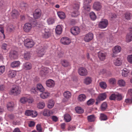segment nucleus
Segmentation results:
<instances>
[{
  "mask_svg": "<svg viewBox=\"0 0 132 132\" xmlns=\"http://www.w3.org/2000/svg\"><path fill=\"white\" fill-rule=\"evenodd\" d=\"M31 113H32V110H27L25 111V114L27 116H30Z\"/></svg>",
  "mask_w": 132,
  "mask_h": 132,
  "instance_id": "obj_64",
  "label": "nucleus"
},
{
  "mask_svg": "<svg viewBox=\"0 0 132 132\" xmlns=\"http://www.w3.org/2000/svg\"><path fill=\"white\" fill-rule=\"evenodd\" d=\"M79 74L81 76H85L87 74V72L86 69L83 67L79 68L78 70Z\"/></svg>",
  "mask_w": 132,
  "mask_h": 132,
  "instance_id": "obj_8",
  "label": "nucleus"
},
{
  "mask_svg": "<svg viewBox=\"0 0 132 132\" xmlns=\"http://www.w3.org/2000/svg\"><path fill=\"white\" fill-rule=\"evenodd\" d=\"M20 102L22 104L26 103L27 102V97H21L20 100Z\"/></svg>",
  "mask_w": 132,
  "mask_h": 132,
  "instance_id": "obj_46",
  "label": "nucleus"
},
{
  "mask_svg": "<svg viewBox=\"0 0 132 132\" xmlns=\"http://www.w3.org/2000/svg\"><path fill=\"white\" fill-rule=\"evenodd\" d=\"M14 29V28L12 25H11L9 26L7 28V30L8 31L12 32Z\"/></svg>",
  "mask_w": 132,
  "mask_h": 132,
  "instance_id": "obj_57",
  "label": "nucleus"
},
{
  "mask_svg": "<svg viewBox=\"0 0 132 132\" xmlns=\"http://www.w3.org/2000/svg\"><path fill=\"white\" fill-rule=\"evenodd\" d=\"M107 105L105 102H103L101 106V109L102 111L105 110L107 107Z\"/></svg>",
  "mask_w": 132,
  "mask_h": 132,
  "instance_id": "obj_50",
  "label": "nucleus"
},
{
  "mask_svg": "<svg viewBox=\"0 0 132 132\" xmlns=\"http://www.w3.org/2000/svg\"><path fill=\"white\" fill-rule=\"evenodd\" d=\"M37 90L40 92H43L44 90V88L41 84H37Z\"/></svg>",
  "mask_w": 132,
  "mask_h": 132,
  "instance_id": "obj_37",
  "label": "nucleus"
},
{
  "mask_svg": "<svg viewBox=\"0 0 132 132\" xmlns=\"http://www.w3.org/2000/svg\"><path fill=\"white\" fill-rule=\"evenodd\" d=\"M16 75V72L15 71L10 70L8 72V75L10 78H12L15 77Z\"/></svg>",
  "mask_w": 132,
  "mask_h": 132,
  "instance_id": "obj_25",
  "label": "nucleus"
},
{
  "mask_svg": "<svg viewBox=\"0 0 132 132\" xmlns=\"http://www.w3.org/2000/svg\"><path fill=\"white\" fill-rule=\"evenodd\" d=\"M41 15V10L39 9H37L35 11L33 16L36 19H38L39 18Z\"/></svg>",
  "mask_w": 132,
  "mask_h": 132,
  "instance_id": "obj_15",
  "label": "nucleus"
},
{
  "mask_svg": "<svg viewBox=\"0 0 132 132\" xmlns=\"http://www.w3.org/2000/svg\"><path fill=\"white\" fill-rule=\"evenodd\" d=\"M32 112L30 116L33 117H35L37 116V113L36 111L32 110Z\"/></svg>",
  "mask_w": 132,
  "mask_h": 132,
  "instance_id": "obj_59",
  "label": "nucleus"
},
{
  "mask_svg": "<svg viewBox=\"0 0 132 132\" xmlns=\"http://www.w3.org/2000/svg\"><path fill=\"white\" fill-rule=\"evenodd\" d=\"M45 53V49L42 48L41 49H39L38 51L37 55L40 57L43 56Z\"/></svg>",
  "mask_w": 132,
  "mask_h": 132,
  "instance_id": "obj_20",
  "label": "nucleus"
},
{
  "mask_svg": "<svg viewBox=\"0 0 132 132\" xmlns=\"http://www.w3.org/2000/svg\"><path fill=\"white\" fill-rule=\"evenodd\" d=\"M116 93L113 94L111 95L109 97V99L111 100H116Z\"/></svg>",
  "mask_w": 132,
  "mask_h": 132,
  "instance_id": "obj_56",
  "label": "nucleus"
},
{
  "mask_svg": "<svg viewBox=\"0 0 132 132\" xmlns=\"http://www.w3.org/2000/svg\"><path fill=\"white\" fill-rule=\"evenodd\" d=\"M71 32L73 35H76L80 33V29L78 27H73L71 28Z\"/></svg>",
  "mask_w": 132,
  "mask_h": 132,
  "instance_id": "obj_10",
  "label": "nucleus"
},
{
  "mask_svg": "<svg viewBox=\"0 0 132 132\" xmlns=\"http://www.w3.org/2000/svg\"><path fill=\"white\" fill-rule=\"evenodd\" d=\"M100 119L101 120H105L107 119V118L105 115L101 113L100 114Z\"/></svg>",
  "mask_w": 132,
  "mask_h": 132,
  "instance_id": "obj_49",
  "label": "nucleus"
},
{
  "mask_svg": "<svg viewBox=\"0 0 132 132\" xmlns=\"http://www.w3.org/2000/svg\"><path fill=\"white\" fill-rule=\"evenodd\" d=\"M21 92V89L20 87L16 86L13 87L10 91V94L17 96L20 94Z\"/></svg>",
  "mask_w": 132,
  "mask_h": 132,
  "instance_id": "obj_2",
  "label": "nucleus"
},
{
  "mask_svg": "<svg viewBox=\"0 0 132 132\" xmlns=\"http://www.w3.org/2000/svg\"><path fill=\"white\" fill-rule=\"evenodd\" d=\"M5 67L4 65L0 66V75L2 74L5 70Z\"/></svg>",
  "mask_w": 132,
  "mask_h": 132,
  "instance_id": "obj_53",
  "label": "nucleus"
},
{
  "mask_svg": "<svg viewBox=\"0 0 132 132\" xmlns=\"http://www.w3.org/2000/svg\"><path fill=\"white\" fill-rule=\"evenodd\" d=\"M31 56V54L29 52H26L24 53V58L25 59L28 60L30 58Z\"/></svg>",
  "mask_w": 132,
  "mask_h": 132,
  "instance_id": "obj_40",
  "label": "nucleus"
},
{
  "mask_svg": "<svg viewBox=\"0 0 132 132\" xmlns=\"http://www.w3.org/2000/svg\"><path fill=\"white\" fill-rule=\"evenodd\" d=\"M52 113V112L47 109H45L44 110L43 113V115L45 116H49Z\"/></svg>",
  "mask_w": 132,
  "mask_h": 132,
  "instance_id": "obj_27",
  "label": "nucleus"
},
{
  "mask_svg": "<svg viewBox=\"0 0 132 132\" xmlns=\"http://www.w3.org/2000/svg\"><path fill=\"white\" fill-rule=\"evenodd\" d=\"M92 79L90 77H87L84 80V83L86 85H88L91 83L92 82Z\"/></svg>",
  "mask_w": 132,
  "mask_h": 132,
  "instance_id": "obj_32",
  "label": "nucleus"
},
{
  "mask_svg": "<svg viewBox=\"0 0 132 132\" xmlns=\"http://www.w3.org/2000/svg\"><path fill=\"white\" fill-rule=\"evenodd\" d=\"M61 43L64 45H68L71 42L70 39L67 37L62 38L60 40Z\"/></svg>",
  "mask_w": 132,
  "mask_h": 132,
  "instance_id": "obj_11",
  "label": "nucleus"
},
{
  "mask_svg": "<svg viewBox=\"0 0 132 132\" xmlns=\"http://www.w3.org/2000/svg\"><path fill=\"white\" fill-rule=\"evenodd\" d=\"M130 70L127 68H124L122 71V76L123 77H126L130 72Z\"/></svg>",
  "mask_w": 132,
  "mask_h": 132,
  "instance_id": "obj_22",
  "label": "nucleus"
},
{
  "mask_svg": "<svg viewBox=\"0 0 132 132\" xmlns=\"http://www.w3.org/2000/svg\"><path fill=\"white\" fill-rule=\"evenodd\" d=\"M93 38V34L92 33L89 32L86 34L84 37V41L86 42L91 40Z\"/></svg>",
  "mask_w": 132,
  "mask_h": 132,
  "instance_id": "obj_7",
  "label": "nucleus"
},
{
  "mask_svg": "<svg viewBox=\"0 0 132 132\" xmlns=\"http://www.w3.org/2000/svg\"><path fill=\"white\" fill-rule=\"evenodd\" d=\"M19 16L18 12L15 10H13L12 12V16L13 18H16Z\"/></svg>",
  "mask_w": 132,
  "mask_h": 132,
  "instance_id": "obj_30",
  "label": "nucleus"
},
{
  "mask_svg": "<svg viewBox=\"0 0 132 132\" xmlns=\"http://www.w3.org/2000/svg\"><path fill=\"white\" fill-rule=\"evenodd\" d=\"M121 49V48L120 46L117 45L114 47L112 51L114 53H118L120 52Z\"/></svg>",
  "mask_w": 132,
  "mask_h": 132,
  "instance_id": "obj_18",
  "label": "nucleus"
},
{
  "mask_svg": "<svg viewBox=\"0 0 132 132\" xmlns=\"http://www.w3.org/2000/svg\"><path fill=\"white\" fill-rule=\"evenodd\" d=\"M86 97V95L83 94L79 95L78 97V100L79 102H82L85 101Z\"/></svg>",
  "mask_w": 132,
  "mask_h": 132,
  "instance_id": "obj_19",
  "label": "nucleus"
},
{
  "mask_svg": "<svg viewBox=\"0 0 132 132\" xmlns=\"http://www.w3.org/2000/svg\"><path fill=\"white\" fill-rule=\"evenodd\" d=\"M50 95V93L47 92H43L40 95V97L43 99L47 98Z\"/></svg>",
  "mask_w": 132,
  "mask_h": 132,
  "instance_id": "obj_33",
  "label": "nucleus"
},
{
  "mask_svg": "<svg viewBox=\"0 0 132 132\" xmlns=\"http://www.w3.org/2000/svg\"><path fill=\"white\" fill-rule=\"evenodd\" d=\"M76 112L78 113H81L84 112L83 110L80 107H76L75 108Z\"/></svg>",
  "mask_w": 132,
  "mask_h": 132,
  "instance_id": "obj_42",
  "label": "nucleus"
},
{
  "mask_svg": "<svg viewBox=\"0 0 132 132\" xmlns=\"http://www.w3.org/2000/svg\"><path fill=\"white\" fill-rule=\"evenodd\" d=\"M47 22L48 24H51L54 23V20L52 18H50L47 20Z\"/></svg>",
  "mask_w": 132,
  "mask_h": 132,
  "instance_id": "obj_51",
  "label": "nucleus"
},
{
  "mask_svg": "<svg viewBox=\"0 0 132 132\" xmlns=\"http://www.w3.org/2000/svg\"><path fill=\"white\" fill-rule=\"evenodd\" d=\"M102 6L101 3L98 2H95L94 3L93 8L94 10L98 11L101 8Z\"/></svg>",
  "mask_w": 132,
  "mask_h": 132,
  "instance_id": "obj_13",
  "label": "nucleus"
},
{
  "mask_svg": "<svg viewBox=\"0 0 132 132\" xmlns=\"http://www.w3.org/2000/svg\"><path fill=\"white\" fill-rule=\"evenodd\" d=\"M61 62L62 65L64 67H67L70 65V63L67 60H62Z\"/></svg>",
  "mask_w": 132,
  "mask_h": 132,
  "instance_id": "obj_29",
  "label": "nucleus"
},
{
  "mask_svg": "<svg viewBox=\"0 0 132 132\" xmlns=\"http://www.w3.org/2000/svg\"><path fill=\"white\" fill-rule=\"evenodd\" d=\"M54 102L52 100H50L49 101L48 105V107L50 109L52 108L54 105Z\"/></svg>",
  "mask_w": 132,
  "mask_h": 132,
  "instance_id": "obj_36",
  "label": "nucleus"
},
{
  "mask_svg": "<svg viewBox=\"0 0 132 132\" xmlns=\"http://www.w3.org/2000/svg\"><path fill=\"white\" fill-rule=\"evenodd\" d=\"M0 32L2 34L3 39H4L5 38V35L4 33V28L3 26L1 25H0Z\"/></svg>",
  "mask_w": 132,
  "mask_h": 132,
  "instance_id": "obj_54",
  "label": "nucleus"
},
{
  "mask_svg": "<svg viewBox=\"0 0 132 132\" xmlns=\"http://www.w3.org/2000/svg\"><path fill=\"white\" fill-rule=\"evenodd\" d=\"M40 29H42V37L45 38H47L50 37L52 32V30L48 28H44V26L42 24L38 26Z\"/></svg>",
  "mask_w": 132,
  "mask_h": 132,
  "instance_id": "obj_1",
  "label": "nucleus"
},
{
  "mask_svg": "<svg viewBox=\"0 0 132 132\" xmlns=\"http://www.w3.org/2000/svg\"><path fill=\"white\" fill-rule=\"evenodd\" d=\"M46 84L47 86L50 88H53L55 85L54 81L52 79L48 80L46 81Z\"/></svg>",
  "mask_w": 132,
  "mask_h": 132,
  "instance_id": "obj_12",
  "label": "nucleus"
},
{
  "mask_svg": "<svg viewBox=\"0 0 132 132\" xmlns=\"http://www.w3.org/2000/svg\"><path fill=\"white\" fill-rule=\"evenodd\" d=\"M49 70L50 69L48 68L42 67L39 70V73L40 75L42 76L48 73Z\"/></svg>",
  "mask_w": 132,
  "mask_h": 132,
  "instance_id": "obj_9",
  "label": "nucleus"
},
{
  "mask_svg": "<svg viewBox=\"0 0 132 132\" xmlns=\"http://www.w3.org/2000/svg\"><path fill=\"white\" fill-rule=\"evenodd\" d=\"M116 100H120L122 99V97L121 95L119 93H116Z\"/></svg>",
  "mask_w": 132,
  "mask_h": 132,
  "instance_id": "obj_60",
  "label": "nucleus"
},
{
  "mask_svg": "<svg viewBox=\"0 0 132 132\" xmlns=\"http://www.w3.org/2000/svg\"><path fill=\"white\" fill-rule=\"evenodd\" d=\"M32 26L30 23H27L24 25L23 29L24 32L28 33L30 32L32 30Z\"/></svg>",
  "mask_w": 132,
  "mask_h": 132,
  "instance_id": "obj_5",
  "label": "nucleus"
},
{
  "mask_svg": "<svg viewBox=\"0 0 132 132\" xmlns=\"http://www.w3.org/2000/svg\"><path fill=\"white\" fill-rule=\"evenodd\" d=\"M62 31V26L60 25H57L55 29V32L56 33L58 34H60Z\"/></svg>",
  "mask_w": 132,
  "mask_h": 132,
  "instance_id": "obj_24",
  "label": "nucleus"
},
{
  "mask_svg": "<svg viewBox=\"0 0 132 132\" xmlns=\"http://www.w3.org/2000/svg\"><path fill=\"white\" fill-rule=\"evenodd\" d=\"M89 16L91 19L93 20H94L96 19V16L95 14L93 12L90 13Z\"/></svg>",
  "mask_w": 132,
  "mask_h": 132,
  "instance_id": "obj_41",
  "label": "nucleus"
},
{
  "mask_svg": "<svg viewBox=\"0 0 132 132\" xmlns=\"http://www.w3.org/2000/svg\"><path fill=\"white\" fill-rule=\"evenodd\" d=\"M24 44L26 47L29 48L32 47L34 45L33 40L29 39H27L24 40Z\"/></svg>",
  "mask_w": 132,
  "mask_h": 132,
  "instance_id": "obj_4",
  "label": "nucleus"
},
{
  "mask_svg": "<svg viewBox=\"0 0 132 132\" xmlns=\"http://www.w3.org/2000/svg\"><path fill=\"white\" fill-rule=\"evenodd\" d=\"M45 103L43 102H40L37 104V107L39 109H43L45 106Z\"/></svg>",
  "mask_w": 132,
  "mask_h": 132,
  "instance_id": "obj_34",
  "label": "nucleus"
},
{
  "mask_svg": "<svg viewBox=\"0 0 132 132\" xmlns=\"http://www.w3.org/2000/svg\"><path fill=\"white\" fill-rule=\"evenodd\" d=\"M106 95L105 93H102L98 96V99L100 101H103L106 98Z\"/></svg>",
  "mask_w": 132,
  "mask_h": 132,
  "instance_id": "obj_23",
  "label": "nucleus"
},
{
  "mask_svg": "<svg viewBox=\"0 0 132 132\" xmlns=\"http://www.w3.org/2000/svg\"><path fill=\"white\" fill-rule=\"evenodd\" d=\"M132 41V35H127L126 41L127 42H129Z\"/></svg>",
  "mask_w": 132,
  "mask_h": 132,
  "instance_id": "obj_47",
  "label": "nucleus"
},
{
  "mask_svg": "<svg viewBox=\"0 0 132 132\" xmlns=\"http://www.w3.org/2000/svg\"><path fill=\"white\" fill-rule=\"evenodd\" d=\"M57 14L60 19H64L65 17V14L63 12L61 11L58 12H57Z\"/></svg>",
  "mask_w": 132,
  "mask_h": 132,
  "instance_id": "obj_35",
  "label": "nucleus"
},
{
  "mask_svg": "<svg viewBox=\"0 0 132 132\" xmlns=\"http://www.w3.org/2000/svg\"><path fill=\"white\" fill-rule=\"evenodd\" d=\"M127 96L128 97H132V89H129Z\"/></svg>",
  "mask_w": 132,
  "mask_h": 132,
  "instance_id": "obj_61",
  "label": "nucleus"
},
{
  "mask_svg": "<svg viewBox=\"0 0 132 132\" xmlns=\"http://www.w3.org/2000/svg\"><path fill=\"white\" fill-rule=\"evenodd\" d=\"M128 61L130 63L132 64V55H129L128 56L127 58Z\"/></svg>",
  "mask_w": 132,
  "mask_h": 132,
  "instance_id": "obj_58",
  "label": "nucleus"
},
{
  "mask_svg": "<svg viewBox=\"0 0 132 132\" xmlns=\"http://www.w3.org/2000/svg\"><path fill=\"white\" fill-rule=\"evenodd\" d=\"M118 84L120 86H125L126 83L124 80L121 79L118 81Z\"/></svg>",
  "mask_w": 132,
  "mask_h": 132,
  "instance_id": "obj_45",
  "label": "nucleus"
},
{
  "mask_svg": "<svg viewBox=\"0 0 132 132\" xmlns=\"http://www.w3.org/2000/svg\"><path fill=\"white\" fill-rule=\"evenodd\" d=\"M95 117L93 115H91L88 116L87 117V119L88 121L93 122L95 121Z\"/></svg>",
  "mask_w": 132,
  "mask_h": 132,
  "instance_id": "obj_43",
  "label": "nucleus"
},
{
  "mask_svg": "<svg viewBox=\"0 0 132 132\" xmlns=\"http://www.w3.org/2000/svg\"><path fill=\"white\" fill-rule=\"evenodd\" d=\"M63 95L65 98L67 99L70 98L71 96V93L68 91L65 92L63 93Z\"/></svg>",
  "mask_w": 132,
  "mask_h": 132,
  "instance_id": "obj_26",
  "label": "nucleus"
},
{
  "mask_svg": "<svg viewBox=\"0 0 132 132\" xmlns=\"http://www.w3.org/2000/svg\"><path fill=\"white\" fill-rule=\"evenodd\" d=\"M108 24V20L106 19H103L99 22L98 26L101 29H104L107 27Z\"/></svg>",
  "mask_w": 132,
  "mask_h": 132,
  "instance_id": "obj_6",
  "label": "nucleus"
},
{
  "mask_svg": "<svg viewBox=\"0 0 132 132\" xmlns=\"http://www.w3.org/2000/svg\"><path fill=\"white\" fill-rule=\"evenodd\" d=\"M100 87L103 89H105L107 87V84L104 82H101L100 83Z\"/></svg>",
  "mask_w": 132,
  "mask_h": 132,
  "instance_id": "obj_48",
  "label": "nucleus"
},
{
  "mask_svg": "<svg viewBox=\"0 0 132 132\" xmlns=\"http://www.w3.org/2000/svg\"><path fill=\"white\" fill-rule=\"evenodd\" d=\"M20 62L19 61H15L12 62L11 64V67L13 68H17L20 66Z\"/></svg>",
  "mask_w": 132,
  "mask_h": 132,
  "instance_id": "obj_17",
  "label": "nucleus"
},
{
  "mask_svg": "<svg viewBox=\"0 0 132 132\" xmlns=\"http://www.w3.org/2000/svg\"><path fill=\"white\" fill-rule=\"evenodd\" d=\"M64 119L66 122H69L71 120V118L69 114H67L64 115Z\"/></svg>",
  "mask_w": 132,
  "mask_h": 132,
  "instance_id": "obj_38",
  "label": "nucleus"
},
{
  "mask_svg": "<svg viewBox=\"0 0 132 132\" xmlns=\"http://www.w3.org/2000/svg\"><path fill=\"white\" fill-rule=\"evenodd\" d=\"M34 101V100L31 97H27V102L29 103H31Z\"/></svg>",
  "mask_w": 132,
  "mask_h": 132,
  "instance_id": "obj_62",
  "label": "nucleus"
},
{
  "mask_svg": "<svg viewBox=\"0 0 132 132\" xmlns=\"http://www.w3.org/2000/svg\"><path fill=\"white\" fill-rule=\"evenodd\" d=\"M109 84L115 86L116 84V79L114 78L109 79L108 81Z\"/></svg>",
  "mask_w": 132,
  "mask_h": 132,
  "instance_id": "obj_31",
  "label": "nucleus"
},
{
  "mask_svg": "<svg viewBox=\"0 0 132 132\" xmlns=\"http://www.w3.org/2000/svg\"><path fill=\"white\" fill-rule=\"evenodd\" d=\"M113 63L116 66H119L122 64V61L121 59L119 58H117L114 61Z\"/></svg>",
  "mask_w": 132,
  "mask_h": 132,
  "instance_id": "obj_21",
  "label": "nucleus"
},
{
  "mask_svg": "<svg viewBox=\"0 0 132 132\" xmlns=\"http://www.w3.org/2000/svg\"><path fill=\"white\" fill-rule=\"evenodd\" d=\"M14 106V104L13 102L8 103L7 105V108L10 111L12 110L13 109Z\"/></svg>",
  "mask_w": 132,
  "mask_h": 132,
  "instance_id": "obj_28",
  "label": "nucleus"
},
{
  "mask_svg": "<svg viewBox=\"0 0 132 132\" xmlns=\"http://www.w3.org/2000/svg\"><path fill=\"white\" fill-rule=\"evenodd\" d=\"M106 54L104 52H99L98 56L100 59L102 61L105 60L106 58Z\"/></svg>",
  "mask_w": 132,
  "mask_h": 132,
  "instance_id": "obj_16",
  "label": "nucleus"
},
{
  "mask_svg": "<svg viewBox=\"0 0 132 132\" xmlns=\"http://www.w3.org/2000/svg\"><path fill=\"white\" fill-rule=\"evenodd\" d=\"M130 98H127L125 99V102L128 104L132 103V97H129Z\"/></svg>",
  "mask_w": 132,
  "mask_h": 132,
  "instance_id": "obj_55",
  "label": "nucleus"
},
{
  "mask_svg": "<svg viewBox=\"0 0 132 132\" xmlns=\"http://www.w3.org/2000/svg\"><path fill=\"white\" fill-rule=\"evenodd\" d=\"M95 100L94 99H90L87 101V104L88 105H91L93 104Z\"/></svg>",
  "mask_w": 132,
  "mask_h": 132,
  "instance_id": "obj_52",
  "label": "nucleus"
},
{
  "mask_svg": "<svg viewBox=\"0 0 132 132\" xmlns=\"http://www.w3.org/2000/svg\"><path fill=\"white\" fill-rule=\"evenodd\" d=\"M132 15L129 12H127L125 14V18L126 19L129 20L131 19V18Z\"/></svg>",
  "mask_w": 132,
  "mask_h": 132,
  "instance_id": "obj_44",
  "label": "nucleus"
},
{
  "mask_svg": "<svg viewBox=\"0 0 132 132\" xmlns=\"http://www.w3.org/2000/svg\"><path fill=\"white\" fill-rule=\"evenodd\" d=\"M79 4L77 3L73 5V11L72 12L71 15L72 17H76L78 16L79 14V13L78 11L79 8Z\"/></svg>",
  "mask_w": 132,
  "mask_h": 132,
  "instance_id": "obj_3",
  "label": "nucleus"
},
{
  "mask_svg": "<svg viewBox=\"0 0 132 132\" xmlns=\"http://www.w3.org/2000/svg\"><path fill=\"white\" fill-rule=\"evenodd\" d=\"M84 5V9L87 11H89L90 9V6L89 5L86 6V5Z\"/></svg>",
  "mask_w": 132,
  "mask_h": 132,
  "instance_id": "obj_63",
  "label": "nucleus"
},
{
  "mask_svg": "<svg viewBox=\"0 0 132 132\" xmlns=\"http://www.w3.org/2000/svg\"><path fill=\"white\" fill-rule=\"evenodd\" d=\"M10 55H11V57L14 59H16L18 57L17 52L15 51H14L13 52H11Z\"/></svg>",
  "mask_w": 132,
  "mask_h": 132,
  "instance_id": "obj_39",
  "label": "nucleus"
},
{
  "mask_svg": "<svg viewBox=\"0 0 132 132\" xmlns=\"http://www.w3.org/2000/svg\"><path fill=\"white\" fill-rule=\"evenodd\" d=\"M23 67L24 70H29L31 69L32 65L30 63L26 62L23 64Z\"/></svg>",
  "mask_w": 132,
  "mask_h": 132,
  "instance_id": "obj_14",
  "label": "nucleus"
}]
</instances>
